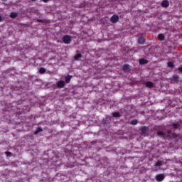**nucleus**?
<instances>
[{
	"instance_id": "obj_29",
	"label": "nucleus",
	"mask_w": 182,
	"mask_h": 182,
	"mask_svg": "<svg viewBox=\"0 0 182 182\" xmlns=\"http://www.w3.org/2000/svg\"><path fill=\"white\" fill-rule=\"evenodd\" d=\"M38 22H41V20H38Z\"/></svg>"
},
{
	"instance_id": "obj_30",
	"label": "nucleus",
	"mask_w": 182,
	"mask_h": 182,
	"mask_svg": "<svg viewBox=\"0 0 182 182\" xmlns=\"http://www.w3.org/2000/svg\"><path fill=\"white\" fill-rule=\"evenodd\" d=\"M32 1H36V0H32Z\"/></svg>"
},
{
	"instance_id": "obj_11",
	"label": "nucleus",
	"mask_w": 182,
	"mask_h": 182,
	"mask_svg": "<svg viewBox=\"0 0 182 182\" xmlns=\"http://www.w3.org/2000/svg\"><path fill=\"white\" fill-rule=\"evenodd\" d=\"M123 70H125V72H129L130 70V67L127 65H124L123 66Z\"/></svg>"
},
{
	"instance_id": "obj_25",
	"label": "nucleus",
	"mask_w": 182,
	"mask_h": 182,
	"mask_svg": "<svg viewBox=\"0 0 182 182\" xmlns=\"http://www.w3.org/2000/svg\"><path fill=\"white\" fill-rule=\"evenodd\" d=\"M43 2H45V3L49 2V0H43Z\"/></svg>"
},
{
	"instance_id": "obj_15",
	"label": "nucleus",
	"mask_w": 182,
	"mask_h": 182,
	"mask_svg": "<svg viewBox=\"0 0 182 182\" xmlns=\"http://www.w3.org/2000/svg\"><path fill=\"white\" fill-rule=\"evenodd\" d=\"M156 167H161V166H163V162L161 161H158L155 164Z\"/></svg>"
},
{
	"instance_id": "obj_9",
	"label": "nucleus",
	"mask_w": 182,
	"mask_h": 182,
	"mask_svg": "<svg viewBox=\"0 0 182 182\" xmlns=\"http://www.w3.org/2000/svg\"><path fill=\"white\" fill-rule=\"evenodd\" d=\"M147 63H149V61L146 59H140L139 60L140 65H147Z\"/></svg>"
},
{
	"instance_id": "obj_6",
	"label": "nucleus",
	"mask_w": 182,
	"mask_h": 182,
	"mask_svg": "<svg viewBox=\"0 0 182 182\" xmlns=\"http://www.w3.org/2000/svg\"><path fill=\"white\" fill-rule=\"evenodd\" d=\"M57 87L59 88L65 87V81L60 80L57 82Z\"/></svg>"
},
{
	"instance_id": "obj_28",
	"label": "nucleus",
	"mask_w": 182,
	"mask_h": 182,
	"mask_svg": "<svg viewBox=\"0 0 182 182\" xmlns=\"http://www.w3.org/2000/svg\"><path fill=\"white\" fill-rule=\"evenodd\" d=\"M2 1H4V2L6 1V0H2Z\"/></svg>"
},
{
	"instance_id": "obj_4",
	"label": "nucleus",
	"mask_w": 182,
	"mask_h": 182,
	"mask_svg": "<svg viewBox=\"0 0 182 182\" xmlns=\"http://www.w3.org/2000/svg\"><path fill=\"white\" fill-rule=\"evenodd\" d=\"M110 21L112 23H116L119 22V16L114 15L111 17Z\"/></svg>"
},
{
	"instance_id": "obj_1",
	"label": "nucleus",
	"mask_w": 182,
	"mask_h": 182,
	"mask_svg": "<svg viewBox=\"0 0 182 182\" xmlns=\"http://www.w3.org/2000/svg\"><path fill=\"white\" fill-rule=\"evenodd\" d=\"M157 134L161 137H169V139H176V137H177V134L171 132V131H168L167 132L159 131L158 132Z\"/></svg>"
},
{
	"instance_id": "obj_16",
	"label": "nucleus",
	"mask_w": 182,
	"mask_h": 182,
	"mask_svg": "<svg viewBox=\"0 0 182 182\" xmlns=\"http://www.w3.org/2000/svg\"><path fill=\"white\" fill-rule=\"evenodd\" d=\"M158 39H159V41H164V34H159Z\"/></svg>"
},
{
	"instance_id": "obj_8",
	"label": "nucleus",
	"mask_w": 182,
	"mask_h": 182,
	"mask_svg": "<svg viewBox=\"0 0 182 182\" xmlns=\"http://www.w3.org/2000/svg\"><path fill=\"white\" fill-rule=\"evenodd\" d=\"M144 42H146V38H144L143 37H140L138 39V43H139L140 45H143V43H144Z\"/></svg>"
},
{
	"instance_id": "obj_10",
	"label": "nucleus",
	"mask_w": 182,
	"mask_h": 182,
	"mask_svg": "<svg viewBox=\"0 0 182 182\" xmlns=\"http://www.w3.org/2000/svg\"><path fill=\"white\" fill-rule=\"evenodd\" d=\"M18 17V13L12 12L10 14V18H12L13 19H15V18Z\"/></svg>"
},
{
	"instance_id": "obj_21",
	"label": "nucleus",
	"mask_w": 182,
	"mask_h": 182,
	"mask_svg": "<svg viewBox=\"0 0 182 182\" xmlns=\"http://www.w3.org/2000/svg\"><path fill=\"white\" fill-rule=\"evenodd\" d=\"M168 68H171V69H173V68H174V63H173V62H168Z\"/></svg>"
},
{
	"instance_id": "obj_19",
	"label": "nucleus",
	"mask_w": 182,
	"mask_h": 182,
	"mask_svg": "<svg viewBox=\"0 0 182 182\" xmlns=\"http://www.w3.org/2000/svg\"><path fill=\"white\" fill-rule=\"evenodd\" d=\"M113 117H120V113L119 112H113L112 113Z\"/></svg>"
},
{
	"instance_id": "obj_20",
	"label": "nucleus",
	"mask_w": 182,
	"mask_h": 182,
	"mask_svg": "<svg viewBox=\"0 0 182 182\" xmlns=\"http://www.w3.org/2000/svg\"><path fill=\"white\" fill-rule=\"evenodd\" d=\"M40 132H42V128L38 127L37 129L35 131L34 134H38V133H40Z\"/></svg>"
},
{
	"instance_id": "obj_7",
	"label": "nucleus",
	"mask_w": 182,
	"mask_h": 182,
	"mask_svg": "<svg viewBox=\"0 0 182 182\" xmlns=\"http://www.w3.org/2000/svg\"><path fill=\"white\" fill-rule=\"evenodd\" d=\"M168 5L169 3H168V1L167 0H164L161 2V6H163L164 8H168Z\"/></svg>"
},
{
	"instance_id": "obj_18",
	"label": "nucleus",
	"mask_w": 182,
	"mask_h": 182,
	"mask_svg": "<svg viewBox=\"0 0 182 182\" xmlns=\"http://www.w3.org/2000/svg\"><path fill=\"white\" fill-rule=\"evenodd\" d=\"M173 129H178V127H180V123L177 122V123H174L172 124Z\"/></svg>"
},
{
	"instance_id": "obj_17",
	"label": "nucleus",
	"mask_w": 182,
	"mask_h": 182,
	"mask_svg": "<svg viewBox=\"0 0 182 182\" xmlns=\"http://www.w3.org/2000/svg\"><path fill=\"white\" fill-rule=\"evenodd\" d=\"M74 58H75V60H79V59H80V58H82V54L77 53Z\"/></svg>"
},
{
	"instance_id": "obj_22",
	"label": "nucleus",
	"mask_w": 182,
	"mask_h": 182,
	"mask_svg": "<svg viewBox=\"0 0 182 182\" xmlns=\"http://www.w3.org/2000/svg\"><path fill=\"white\" fill-rule=\"evenodd\" d=\"M137 123H138L137 119H133L132 121H131V124L136 125L137 124Z\"/></svg>"
},
{
	"instance_id": "obj_3",
	"label": "nucleus",
	"mask_w": 182,
	"mask_h": 182,
	"mask_svg": "<svg viewBox=\"0 0 182 182\" xmlns=\"http://www.w3.org/2000/svg\"><path fill=\"white\" fill-rule=\"evenodd\" d=\"M171 82V83H178V82H180V77L178 75H173Z\"/></svg>"
},
{
	"instance_id": "obj_23",
	"label": "nucleus",
	"mask_w": 182,
	"mask_h": 182,
	"mask_svg": "<svg viewBox=\"0 0 182 182\" xmlns=\"http://www.w3.org/2000/svg\"><path fill=\"white\" fill-rule=\"evenodd\" d=\"M5 154H6L8 157H9V156H12V153H11V152H9V151H6V152H5Z\"/></svg>"
},
{
	"instance_id": "obj_13",
	"label": "nucleus",
	"mask_w": 182,
	"mask_h": 182,
	"mask_svg": "<svg viewBox=\"0 0 182 182\" xmlns=\"http://www.w3.org/2000/svg\"><path fill=\"white\" fill-rule=\"evenodd\" d=\"M65 83H69L70 82V79H72V76L68 75L65 77Z\"/></svg>"
},
{
	"instance_id": "obj_12",
	"label": "nucleus",
	"mask_w": 182,
	"mask_h": 182,
	"mask_svg": "<svg viewBox=\"0 0 182 182\" xmlns=\"http://www.w3.org/2000/svg\"><path fill=\"white\" fill-rule=\"evenodd\" d=\"M39 73H41V75H43V73H46V69L44 68H40Z\"/></svg>"
},
{
	"instance_id": "obj_26",
	"label": "nucleus",
	"mask_w": 182,
	"mask_h": 182,
	"mask_svg": "<svg viewBox=\"0 0 182 182\" xmlns=\"http://www.w3.org/2000/svg\"><path fill=\"white\" fill-rule=\"evenodd\" d=\"M0 22H2V16H0Z\"/></svg>"
},
{
	"instance_id": "obj_5",
	"label": "nucleus",
	"mask_w": 182,
	"mask_h": 182,
	"mask_svg": "<svg viewBox=\"0 0 182 182\" xmlns=\"http://www.w3.org/2000/svg\"><path fill=\"white\" fill-rule=\"evenodd\" d=\"M155 178H156V181H159V182L163 181V180H164V175L161 174V173L158 174L156 176Z\"/></svg>"
},
{
	"instance_id": "obj_2",
	"label": "nucleus",
	"mask_w": 182,
	"mask_h": 182,
	"mask_svg": "<svg viewBox=\"0 0 182 182\" xmlns=\"http://www.w3.org/2000/svg\"><path fill=\"white\" fill-rule=\"evenodd\" d=\"M63 42L66 45H69L72 42V36L69 35H65L63 37Z\"/></svg>"
},
{
	"instance_id": "obj_27",
	"label": "nucleus",
	"mask_w": 182,
	"mask_h": 182,
	"mask_svg": "<svg viewBox=\"0 0 182 182\" xmlns=\"http://www.w3.org/2000/svg\"><path fill=\"white\" fill-rule=\"evenodd\" d=\"M141 130L142 132H144V130H146V128H142Z\"/></svg>"
},
{
	"instance_id": "obj_24",
	"label": "nucleus",
	"mask_w": 182,
	"mask_h": 182,
	"mask_svg": "<svg viewBox=\"0 0 182 182\" xmlns=\"http://www.w3.org/2000/svg\"><path fill=\"white\" fill-rule=\"evenodd\" d=\"M178 70H179V72H181V73H182V67L178 68Z\"/></svg>"
},
{
	"instance_id": "obj_14",
	"label": "nucleus",
	"mask_w": 182,
	"mask_h": 182,
	"mask_svg": "<svg viewBox=\"0 0 182 182\" xmlns=\"http://www.w3.org/2000/svg\"><path fill=\"white\" fill-rule=\"evenodd\" d=\"M146 87H153L154 85L153 82L148 81L146 82Z\"/></svg>"
}]
</instances>
